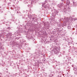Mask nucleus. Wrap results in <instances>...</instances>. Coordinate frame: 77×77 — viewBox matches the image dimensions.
I'll return each instance as SVG.
<instances>
[{"mask_svg":"<svg viewBox=\"0 0 77 77\" xmlns=\"http://www.w3.org/2000/svg\"><path fill=\"white\" fill-rule=\"evenodd\" d=\"M68 28L69 29H71V26L70 25L68 26Z\"/></svg>","mask_w":77,"mask_h":77,"instance_id":"nucleus-2","label":"nucleus"},{"mask_svg":"<svg viewBox=\"0 0 77 77\" xmlns=\"http://www.w3.org/2000/svg\"><path fill=\"white\" fill-rule=\"evenodd\" d=\"M66 20H69V19L68 17L66 18Z\"/></svg>","mask_w":77,"mask_h":77,"instance_id":"nucleus-5","label":"nucleus"},{"mask_svg":"<svg viewBox=\"0 0 77 77\" xmlns=\"http://www.w3.org/2000/svg\"><path fill=\"white\" fill-rule=\"evenodd\" d=\"M56 53H57V52H56Z\"/></svg>","mask_w":77,"mask_h":77,"instance_id":"nucleus-7","label":"nucleus"},{"mask_svg":"<svg viewBox=\"0 0 77 77\" xmlns=\"http://www.w3.org/2000/svg\"><path fill=\"white\" fill-rule=\"evenodd\" d=\"M54 75H52V76H53Z\"/></svg>","mask_w":77,"mask_h":77,"instance_id":"nucleus-6","label":"nucleus"},{"mask_svg":"<svg viewBox=\"0 0 77 77\" xmlns=\"http://www.w3.org/2000/svg\"><path fill=\"white\" fill-rule=\"evenodd\" d=\"M8 35L9 36H11L12 35V34L11 33H9L8 34Z\"/></svg>","mask_w":77,"mask_h":77,"instance_id":"nucleus-1","label":"nucleus"},{"mask_svg":"<svg viewBox=\"0 0 77 77\" xmlns=\"http://www.w3.org/2000/svg\"><path fill=\"white\" fill-rule=\"evenodd\" d=\"M75 54H76V55H77V51H75Z\"/></svg>","mask_w":77,"mask_h":77,"instance_id":"nucleus-3","label":"nucleus"},{"mask_svg":"<svg viewBox=\"0 0 77 77\" xmlns=\"http://www.w3.org/2000/svg\"><path fill=\"white\" fill-rule=\"evenodd\" d=\"M3 47L1 46H0V48L1 49L2 48L3 49Z\"/></svg>","mask_w":77,"mask_h":77,"instance_id":"nucleus-4","label":"nucleus"}]
</instances>
